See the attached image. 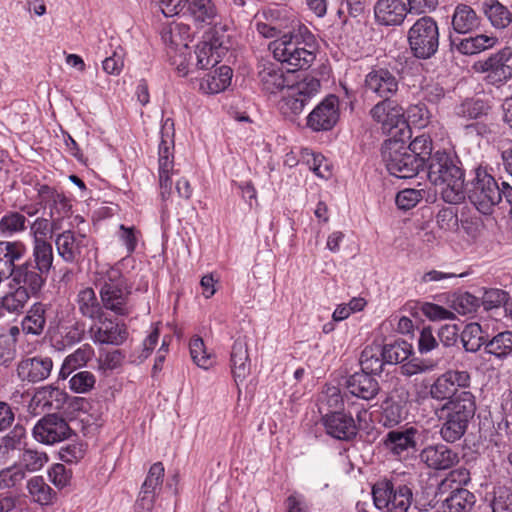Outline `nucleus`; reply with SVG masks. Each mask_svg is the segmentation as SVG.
Masks as SVG:
<instances>
[{
	"instance_id": "f257e3e1",
	"label": "nucleus",
	"mask_w": 512,
	"mask_h": 512,
	"mask_svg": "<svg viewBox=\"0 0 512 512\" xmlns=\"http://www.w3.org/2000/svg\"><path fill=\"white\" fill-rule=\"evenodd\" d=\"M317 46L315 35L299 21L292 22L287 32L269 45L274 58L291 72L308 69L316 58Z\"/></svg>"
},
{
	"instance_id": "f03ea898",
	"label": "nucleus",
	"mask_w": 512,
	"mask_h": 512,
	"mask_svg": "<svg viewBox=\"0 0 512 512\" xmlns=\"http://www.w3.org/2000/svg\"><path fill=\"white\" fill-rule=\"evenodd\" d=\"M93 284L99 290L104 309L117 316H128L133 306L130 303L132 286L120 269L101 266L93 274Z\"/></svg>"
},
{
	"instance_id": "7ed1b4c3",
	"label": "nucleus",
	"mask_w": 512,
	"mask_h": 512,
	"mask_svg": "<svg viewBox=\"0 0 512 512\" xmlns=\"http://www.w3.org/2000/svg\"><path fill=\"white\" fill-rule=\"evenodd\" d=\"M427 176L445 202L457 204L465 199L464 171L449 153L436 151L429 158Z\"/></svg>"
},
{
	"instance_id": "20e7f679",
	"label": "nucleus",
	"mask_w": 512,
	"mask_h": 512,
	"mask_svg": "<svg viewBox=\"0 0 512 512\" xmlns=\"http://www.w3.org/2000/svg\"><path fill=\"white\" fill-rule=\"evenodd\" d=\"M476 412L474 395H460L456 400L443 403L434 409L441 422L440 436L446 443L459 441L467 432Z\"/></svg>"
},
{
	"instance_id": "39448f33",
	"label": "nucleus",
	"mask_w": 512,
	"mask_h": 512,
	"mask_svg": "<svg viewBox=\"0 0 512 512\" xmlns=\"http://www.w3.org/2000/svg\"><path fill=\"white\" fill-rule=\"evenodd\" d=\"M375 507L384 512H408L413 502V486L397 476L384 477L372 486Z\"/></svg>"
},
{
	"instance_id": "423d86ee",
	"label": "nucleus",
	"mask_w": 512,
	"mask_h": 512,
	"mask_svg": "<svg viewBox=\"0 0 512 512\" xmlns=\"http://www.w3.org/2000/svg\"><path fill=\"white\" fill-rule=\"evenodd\" d=\"M473 174L468 198L480 213L490 215L502 200L501 186L492 175V169L486 164L476 166Z\"/></svg>"
},
{
	"instance_id": "0eeeda50",
	"label": "nucleus",
	"mask_w": 512,
	"mask_h": 512,
	"mask_svg": "<svg viewBox=\"0 0 512 512\" xmlns=\"http://www.w3.org/2000/svg\"><path fill=\"white\" fill-rule=\"evenodd\" d=\"M381 155L388 172L400 179L413 178L423 168V160L410 153L407 145L399 139L386 140Z\"/></svg>"
},
{
	"instance_id": "6e6552de",
	"label": "nucleus",
	"mask_w": 512,
	"mask_h": 512,
	"mask_svg": "<svg viewBox=\"0 0 512 512\" xmlns=\"http://www.w3.org/2000/svg\"><path fill=\"white\" fill-rule=\"evenodd\" d=\"M412 55L417 59L433 57L439 48V27L437 21L428 15L417 19L407 34Z\"/></svg>"
},
{
	"instance_id": "1a4fd4ad",
	"label": "nucleus",
	"mask_w": 512,
	"mask_h": 512,
	"mask_svg": "<svg viewBox=\"0 0 512 512\" xmlns=\"http://www.w3.org/2000/svg\"><path fill=\"white\" fill-rule=\"evenodd\" d=\"M160 134L158 175L161 197L166 200L172 192L171 176L176 172L174 170V122L171 118L163 121Z\"/></svg>"
},
{
	"instance_id": "9d476101",
	"label": "nucleus",
	"mask_w": 512,
	"mask_h": 512,
	"mask_svg": "<svg viewBox=\"0 0 512 512\" xmlns=\"http://www.w3.org/2000/svg\"><path fill=\"white\" fill-rule=\"evenodd\" d=\"M470 383L471 376L468 371L447 370L430 385L428 394L435 401L448 403L456 400L460 395H473L466 390Z\"/></svg>"
},
{
	"instance_id": "9b49d317",
	"label": "nucleus",
	"mask_w": 512,
	"mask_h": 512,
	"mask_svg": "<svg viewBox=\"0 0 512 512\" xmlns=\"http://www.w3.org/2000/svg\"><path fill=\"white\" fill-rule=\"evenodd\" d=\"M512 58V49L504 47L488 57L474 63L473 69L477 73L485 74L487 84L500 87L512 79V66L508 64Z\"/></svg>"
},
{
	"instance_id": "f8f14e48",
	"label": "nucleus",
	"mask_w": 512,
	"mask_h": 512,
	"mask_svg": "<svg viewBox=\"0 0 512 512\" xmlns=\"http://www.w3.org/2000/svg\"><path fill=\"white\" fill-rule=\"evenodd\" d=\"M419 430L415 426L405 425L388 431L381 439V445L389 454L405 459L416 450Z\"/></svg>"
},
{
	"instance_id": "ddd939ff",
	"label": "nucleus",
	"mask_w": 512,
	"mask_h": 512,
	"mask_svg": "<svg viewBox=\"0 0 512 512\" xmlns=\"http://www.w3.org/2000/svg\"><path fill=\"white\" fill-rule=\"evenodd\" d=\"M72 430L66 420L56 414H48L37 421L32 429L33 438L45 445H53L68 439Z\"/></svg>"
},
{
	"instance_id": "4468645a",
	"label": "nucleus",
	"mask_w": 512,
	"mask_h": 512,
	"mask_svg": "<svg viewBox=\"0 0 512 512\" xmlns=\"http://www.w3.org/2000/svg\"><path fill=\"white\" fill-rule=\"evenodd\" d=\"M287 88V94L283 97L281 109L285 114L290 112L298 115L310 99L318 93L320 81L314 77H307L296 85Z\"/></svg>"
},
{
	"instance_id": "2eb2a0df",
	"label": "nucleus",
	"mask_w": 512,
	"mask_h": 512,
	"mask_svg": "<svg viewBox=\"0 0 512 512\" xmlns=\"http://www.w3.org/2000/svg\"><path fill=\"white\" fill-rule=\"evenodd\" d=\"M363 88L378 98H393L399 91V79L394 71L375 66L366 74Z\"/></svg>"
},
{
	"instance_id": "dca6fc26",
	"label": "nucleus",
	"mask_w": 512,
	"mask_h": 512,
	"mask_svg": "<svg viewBox=\"0 0 512 512\" xmlns=\"http://www.w3.org/2000/svg\"><path fill=\"white\" fill-rule=\"evenodd\" d=\"M339 99L335 95L325 97L308 115L307 126L315 131H329L339 120Z\"/></svg>"
},
{
	"instance_id": "f3484780",
	"label": "nucleus",
	"mask_w": 512,
	"mask_h": 512,
	"mask_svg": "<svg viewBox=\"0 0 512 512\" xmlns=\"http://www.w3.org/2000/svg\"><path fill=\"white\" fill-rule=\"evenodd\" d=\"M47 277L46 273L38 270V268L25 260L16 267L8 278L11 285L14 284V286L24 289L36 298L42 293Z\"/></svg>"
},
{
	"instance_id": "a211bd4d",
	"label": "nucleus",
	"mask_w": 512,
	"mask_h": 512,
	"mask_svg": "<svg viewBox=\"0 0 512 512\" xmlns=\"http://www.w3.org/2000/svg\"><path fill=\"white\" fill-rule=\"evenodd\" d=\"M55 246L58 255L66 263H77L84 257V251L88 246L86 235L65 230L56 234Z\"/></svg>"
},
{
	"instance_id": "6ab92c4d",
	"label": "nucleus",
	"mask_w": 512,
	"mask_h": 512,
	"mask_svg": "<svg viewBox=\"0 0 512 512\" xmlns=\"http://www.w3.org/2000/svg\"><path fill=\"white\" fill-rule=\"evenodd\" d=\"M322 420L326 433L337 440L350 441L358 433V427L350 414L334 411L326 413Z\"/></svg>"
},
{
	"instance_id": "aec40b11",
	"label": "nucleus",
	"mask_w": 512,
	"mask_h": 512,
	"mask_svg": "<svg viewBox=\"0 0 512 512\" xmlns=\"http://www.w3.org/2000/svg\"><path fill=\"white\" fill-rule=\"evenodd\" d=\"M419 458L429 469L436 471L448 470L459 462L458 453L444 444L426 446Z\"/></svg>"
},
{
	"instance_id": "412c9836",
	"label": "nucleus",
	"mask_w": 512,
	"mask_h": 512,
	"mask_svg": "<svg viewBox=\"0 0 512 512\" xmlns=\"http://www.w3.org/2000/svg\"><path fill=\"white\" fill-rule=\"evenodd\" d=\"M52 368L53 361L50 357L35 356L19 361L16 372L21 381L38 383L50 376Z\"/></svg>"
},
{
	"instance_id": "4be33fe9",
	"label": "nucleus",
	"mask_w": 512,
	"mask_h": 512,
	"mask_svg": "<svg viewBox=\"0 0 512 512\" xmlns=\"http://www.w3.org/2000/svg\"><path fill=\"white\" fill-rule=\"evenodd\" d=\"M369 115L384 130H390L405 122L404 110L393 98H380L370 109Z\"/></svg>"
},
{
	"instance_id": "5701e85b",
	"label": "nucleus",
	"mask_w": 512,
	"mask_h": 512,
	"mask_svg": "<svg viewBox=\"0 0 512 512\" xmlns=\"http://www.w3.org/2000/svg\"><path fill=\"white\" fill-rule=\"evenodd\" d=\"M257 69L259 83L267 93L275 94L289 86L283 69L278 63L262 60L258 63Z\"/></svg>"
},
{
	"instance_id": "b1692460",
	"label": "nucleus",
	"mask_w": 512,
	"mask_h": 512,
	"mask_svg": "<svg viewBox=\"0 0 512 512\" xmlns=\"http://www.w3.org/2000/svg\"><path fill=\"white\" fill-rule=\"evenodd\" d=\"M407 11L403 0H377L374 5L375 20L384 26L401 25L406 18Z\"/></svg>"
},
{
	"instance_id": "393cba45",
	"label": "nucleus",
	"mask_w": 512,
	"mask_h": 512,
	"mask_svg": "<svg viewBox=\"0 0 512 512\" xmlns=\"http://www.w3.org/2000/svg\"><path fill=\"white\" fill-rule=\"evenodd\" d=\"M408 393L391 395L381 405L379 422L386 428H393L406 419L408 414Z\"/></svg>"
},
{
	"instance_id": "a878e982",
	"label": "nucleus",
	"mask_w": 512,
	"mask_h": 512,
	"mask_svg": "<svg viewBox=\"0 0 512 512\" xmlns=\"http://www.w3.org/2000/svg\"><path fill=\"white\" fill-rule=\"evenodd\" d=\"M51 305L41 301L33 303L21 321V330L26 335L40 336L47 323V313Z\"/></svg>"
},
{
	"instance_id": "bb28decb",
	"label": "nucleus",
	"mask_w": 512,
	"mask_h": 512,
	"mask_svg": "<svg viewBox=\"0 0 512 512\" xmlns=\"http://www.w3.org/2000/svg\"><path fill=\"white\" fill-rule=\"evenodd\" d=\"M26 252V246L21 241H0V272L8 278L24 259Z\"/></svg>"
},
{
	"instance_id": "cd10ccee",
	"label": "nucleus",
	"mask_w": 512,
	"mask_h": 512,
	"mask_svg": "<svg viewBox=\"0 0 512 512\" xmlns=\"http://www.w3.org/2000/svg\"><path fill=\"white\" fill-rule=\"evenodd\" d=\"M346 388L350 394L363 400L373 399L380 390L378 381L366 372H355L346 380Z\"/></svg>"
},
{
	"instance_id": "c85d7f7f",
	"label": "nucleus",
	"mask_w": 512,
	"mask_h": 512,
	"mask_svg": "<svg viewBox=\"0 0 512 512\" xmlns=\"http://www.w3.org/2000/svg\"><path fill=\"white\" fill-rule=\"evenodd\" d=\"M451 25L454 32L469 34L480 27L481 18L470 5L458 3L451 16Z\"/></svg>"
},
{
	"instance_id": "c756f323",
	"label": "nucleus",
	"mask_w": 512,
	"mask_h": 512,
	"mask_svg": "<svg viewBox=\"0 0 512 512\" xmlns=\"http://www.w3.org/2000/svg\"><path fill=\"white\" fill-rule=\"evenodd\" d=\"M184 9L195 25L200 27L214 24L218 15L212 0H185Z\"/></svg>"
},
{
	"instance_id": "7c9ffc66",
	"label": "nucleus",
	"mask_w": 512,
	"mask_h": 512,
	"mask_svg": "<svg viewBox=\"0 0 512 512\" xmlns=\"http://www.w3.org/2000/svg\"><path fill=\"white\" fill-rule=\"evenodd\" d=\"M93 332L92 339L94 343L109 344L120 346L128 338V330L124 323H114L113 321H105L95 329L91 328Z\"/></svg>"
},
{
	"instance_id": "2f4dec72",
	"label": "nucleus",
	"mask_w": 512,
	"mask_h": 512,
	"mask_svg": "<svg viewBox=\"0 0 512 512\" xmlns=\"http://www.w3.org/2000/svg\"><path fill=\"white\" fill-rule=\"evenodd\" d=\"M230 363L234 381L237 384L243 382L250 374L251 365L247 344L241 338L236 339L233 343Z\"/></svg>"
},
{
	"instance_id": "473e14b6",
	"label": "nucleus",
	"mask_w": 512,
	"mask_h": 512,
	"mask_svg": "<svg viewBox=\"0 0 512 512\" xmlns=\"http://www.w3.org/2000/svg\"><path fill=\"white\" fill-rule=\"evenodd\" d=\"M451 39V45L463 55H474L481 53L487 49L493 48L498 39L494 36H488L485 34H477L473 37L463 39Z\"/></svg>"
},
{
	"instance_id": "72a5a7b5",
	"label": "nucleus",
	"mask_w": 512,
	"mask_h": 512,
	"mask_svg": "<svg viewBox=\"0 0 512 512\" xmlns=\"http://www.w3.org/2000/svg\"><path fill=\"white\" fill-rule=\"evenodd\" d=\"M475 502L472 492L465 488H456L442 501L439 512H471Z\"/></svg>"
},
{
	"instance_id": "f704fd0d",
	"label": "nucleus",
	"mask_w": 512,
	"mask_h": 512,
	"mask_svg": "<svg viewBox=\"0 0 512 512\" xmlns=\"http://www.w3.org/2000/svg\"><path fill=\"white\" fill-rule=\"evenodd\" d=\"M41 202L49 206L50 218L54 216L65 217L69 214L71 205L68 199L48 185H42L38 190Z\"/></svg>"
},
{
	"instance_id": "c9c22d12",
	"label": "nucleus",
	"mask_w": 512,
	"mask_h": 512,
	"mask_svg": "<svg viewBox=\"0 0 512 512\" xmlns=\"http://www.w3.org/2000/svg\"><path fill=\"white\" fill-rule=\"evenodd\" d=\"M80 314L92 320L100 319L103 316V305L99 301L93 288L85 287L81 289L76 298Z\"/></svg>"
},
{
	"instance_id": "e433bc0d",
	"label": "nucleus",
	"mask_w": 512,
	"mask_h": 512,
	"mask_svg": "<svg viewBox=\"0 0 512 512\" xmlns=\"http://www.w3.org/2000/svg\"><path fill=\"white\" fill-rule=\"evenodd\" d=\"M26 488L31 500L41 506L53 505L57 499V493L42 476L30 478Z\"/></svg>"
},
{
	"instance_id": "4c0bfd02",
	"label": "nucleus",
	"mask_w": 512,
	"mask_h": 512,
	"mask_svg": "<svg viewBox=\"0 0 512 512\" xmlns=\"http://www.w3.org/2000/svg\"><path fill=\"white\" fill-rule=\"evenodd\" d=\"M53 260V248L50 242L47 240L32 241V254L30 258L26 259L27 262L49 275L53 267Z\"/></svg>"
},
{
	"instance_id": "58836bf2",
	"label": "nucleus",
	"mask_w": 512,
	"mask_h": 512,
	"mask_svg": "<svg viewBox=\"0 0 512 512\" xmlns=\"http://www.w3.org/2000/svg\"><path fill=\"white\" fill-rule=\"evenodd\" d=\"M232 74V69L229 66L222 65L202 79L200 89L207 94L222 92L230 85Z\"/></svg>"
},
{
	"instance_id": "ea45409f",
	"label": "nucleus",
	"mask_w": 512,
	"mask_h": 512,
	"mask_svg": "<svg viewBox=\"0 0 512 512\" xmlns=\"http://www.w3.org/2000/svg\"><path fill=\"white\" fill-rule=\"evenodd\" d=\"M483 12L494 28L504 29L512 22V13L498 0L484 1Z\"/></svg>"
},
{
	"instance_id": "a19ab883",
	"label": "nucleus",
	"mask_w": 512,
	"mask_h": 512,
	"mask_svg": "<svg viewBox=\"0 0 512 512\" xmlns=\"http://www.w3.org/2000/svg\"><path fill=\"white\" fill-rule=\"evenodd\" d=\"M93 355L94 349L89 344H83L65 358L60 369V376L63 379L69 377L75 370L85 366Z\"/></svg>"
},
{
	"instance_id": "79ce46f5",
	"label": "nucleus",
	"mask_w": 512,
	"mask_h": 512,
	"mask_svg": "<svg viewBox=\"0 0 512 512\" xmlns=\"http://www.w3.org/2000/svg\"><path fill=\"white\" fill-rule=\"evenodd\" d=\"M33 297L32 294L26 292L17 286L7 292L0 300V308L11 314L23 313L27 303Z\"/></svg>"
},
{
	"instance_id": "37998d69",
	"label": "nucleus",
	"mask_w": 512,
	"mask_h": 512,
	"mask_svg": "<svg viewBox=\"0 0 512 512\" xmlns=\"http://www.w3.org/2000/svg\"><path fill=\"white\" fill-rule=\"evenodd\" d=\"M28 223L24 214L8 211L0 218V234L4 237L21 234L27 230Z\"/></svg>"
},
{
	"instance_id": "c03bdc74",
	"label": "nucleus",
	"mask_w": 512,
	"mask_h": 512,
	"mask_svg": "<svg viewBox=\"0 0 512 512\" xmlns=\"http://www.w3.org/2000/svg\"><path fill=\"white\" fill-rule=\"evenodd\" d=\"M381 353V346H367L361 352L360 366L361 371L371 375H376L382 372L383 366L386 363Z\"/></svg>"
},
{
	"instance_id": "a18cd8bd",
	"label": "nucleus",
	"mask_w": 512,
	"mask_h": 512,
	"mask_svg": "<svg viewBox=\"0 0 512 512\" xmlns=\"http://www.w3.org/2000/svg\"><path fill=\"white\" fill-rule=\"evenodd\" d=\"M485 353L499 359L506 358L512 353V331H503L496 334L485 344Z\"/></svg>"
},
{
	"instance_id": "49530a36",
	"label": "nucleus",
	"mask_w": 512,
	"mask_h": 512,
	"mask_svg": "<svg viewBox=\"0 0 512 512\" xmlns=\"http://www.w3.org/2000/svg\"><path fill=\"white\" fill-rule=\"evenodd\" d=\"M36 397L44 406L54 410H63L67 404V393L53 386L41 387L36 392Z\"/></svg>"
},
{
	"instance_id": "de8ad7c7",
	"label": "nucleus",
	"mask_w": 512,
	"mask_h": 512,
	"mask_svg": "<svg viewBox=\"0 0 512 512\" xmlns=\"http://www.w3.org/2000/svg\"><path fill=\"white\" fill-rule=\"evenodd\" d=\"M461 342L467 352H477L482 346L485 347L487 339L483 336L480 324L472 322L465 326L461 333Z\"/></svg>"
},
{
	"instance_id": "09e8293b",
	"label": "nucleus",
	"mask_w": 512,
	"mask_h": 512,
	"mask_svg": "<svg viewBox=\"0 0 512 512\" xmlns=\"http://www.w3.org/2000/svg\"><path fill=\"white\" fill-rule=\"evenodd\" d=\"M49 457L44 451L37 448L28 447L23 448L19 458V466L25 471L36 472L48 462Z\"/></svg>"
},
{
	"instance_id": "8fccbe9b",
	"label": "nucleus",
	"mask_w": 512,
	"mask_h": 512,
	"mask_svg": "<svg viewBox=\"0 0 512 512\" xmlns=\"http://www.w3.org/2000/svg\"><path fill=\"white\" fill-rule=\"evenodd\" d=\"M381 353L386 363L397 364L404 362L412 353V348L406 341H395L381 347Z\"/></svg>"
},
{
	"instance_id": "3c124183",
	"label": "nucleus",
	"mask_w": 512,
	"mask_h": 512,
	"mask_svg": "<svg viewBox=\"0 0 512 512\" xmlns=\"http://www.w3.org/2000/svg\"><path fill=\"white\" fill-rule=\"evenodd\" d=\"M318 402L321 412L324 408H326L327 413L341 409L343 398L340 389L337 386L326 385L319 396Z\"/></svg>"
},
{
	"instance_id": "603ef678",
	"label": "nucleus",
	"mask_w": 512,
	"mask_h": 512,
	"mask_svg": "<svg viewBox=\"0 0 512 512\" xmlns=\"http://www.w3.org/2000/svg\"><path fill=\"white\" fill-rule=\"evenodd\" d=\"M217 45L221 46L222 43L217 44L216 41L214 43L204 41L196 46V66L199 69H208L218 63V57L215 56L213 52L214 47Z\"/></svg>"
},
{
	"instance_id": "864d4df0",
	"label": "nucleus",
	"mask_w": 512,
	"mask_h": 512,
	"mask_svg": "<svg viewBox=\"0 0 512 512\" xmlns=\"http://www.w3.org/2000/svg\"><path fill=\"white\" fill-rule=\"evenodd\" d=\"M96 383L95 375L87 370L78 371L69 379V388L78 394L90 392Z\"/></svg>"
},
{
	"instance_id": "5fc2aeb1",
	"label": "nucleus",
	"mask_w": 512,
	"mask_h": 512,
	"mask_svg": "<svg viewBox=\"0 0 512 512\" xmlns=\"http://www.w3.org/2000/svg\"><path fill=\"white\" fill-rule=\"evenodd\" d=\"M479 305L480 299L469 292L456 294L452 300L453 309L462 315L475 312Z\"/></svg>"
},
{
	"instance_id": "6e6d98bb",
	"label": "nucleus",
	"mask_w": 512,
	"mask_h": 512,
	"mask_svg": "<svg viewBox=\"0 0 512 512\" xmlns=\"http://www.w3.org/2000/svg\"><path fill=\"white\" fill-rule=\"evenodd\" d=\"M488 106L480 99H467L457 107V115L468 119H477L487 113Z\"/></svg>"
},
{
	"instance_id": "4d7b16f0",
	"label": "nucleus",
	"mask_w": 512,
	"mask_h": 512,
	"mask_svg": "<svg viewBox=\"0 0 512 512\" xmlns=\"http://www.w3.org/2000/svg\"><path fill=\"white\" fill-rule=\"evenodd\" d=\"M190 355L193 362L203 369L211 365L210 355L206 352L204 341L200 337H194L189 343Z\"/></svg>"
},
{
	"instance_id": "13d9d810",
	"label": "nucleus",
	"mask_w": 512,
	"mask_h": 512,
	"mask_svg": "<svg viewBox=\"0 0 512 512\" xmlns=\"http://www.w3.org/2000/svg\"><path fill=\"white\" fill-rule=\"evenodd\" d=\"M410 153H413L417 157L423 160V166L425 165L426 159L433 155L432 153V140L427 134H421L416 136L411 143L407 146Z\"/></svg>"
},
{
	"instance_id": "bf43d9fd",
	"label": "nucleus",
	"mask_w": 512,
	"mask_h": 512,
	"mask_svg": "<svg viewBox=\"0 0 512 512\" xmlns=\"http://www.w3.org/2000/svg\"><path fill=\"white\" fill-rule=\"evenodd\" d=\"M424 193V190L413 188L401 190L396 195V204L401 210H410L422 200Z\"/></svg>"
},
{
	"instance_id": "052dcab7",
	"label": "nucleus",
	"mask_w": 512,
	"mask_h": 512,
	"mask_svg": "<svg viewBox=\"0 0 512 512\" xmlns=\"http://www.w3.org/2000/svg\"><path fill=\"white\" fill-rule=\"evenodd\" d=\"M25 478V471L20 466H11L0 471V489L18 486Z\"/></svg>"
},
{
	"instance_id": "680f3d73",
	"label": "nucleus",
	"mask_w": 512,
	"mask_h": 512,
	"mask_svg": "<svg viewBox=\"0 0 512 512\" xmlns=\"http://www.w3.org/2000/svg\"><path fill=\"white\" fill-rule=\"evenodd\" d=\"M492 512H512V490L498 487L491 502Z\"/></svg>"
},
{
	"instance_id": "e2e57ef3",
	"label": "nucleus",
	"mask_w": 512,
	"mask_h": 512,
	"mask_svg": "<svg viewBox=\"0 0 512 512\" xmlns=\"http://www.w3.org/2000/svg\"><path fill=\"white\" fill-rule=\"evenodd\" d=\"M437 226L444 231H456L458 229L457 210L454 207H444L436 215Z\"/></svg>"
},
{
	"instance_id": "0e129e2a",
	"label": "nucleus",
	"mask_w": 512,
	"mask_h": 512,
	"mask_svg": "<svg viewBox=\"0 0 512 512\" xmlns=\"http://www.w3.org/2000/svg\"><path fill=\"white\" fill-rule=\"evenodd\" d=\"M508 300L509 296L507 292L501 289L492 288L484 292L480 301L486 310H490L493 308H498L502 305L506 307Z\"/></svg>"
},
{
	"instance_id": "69168bd1",
	"label": "nucleus",
	"mask_w": 512,
	"mask_h": 512,
	"mask_svg": "<svg viewBox=\"0 0 512 512\" xmlns=\"http://www.w3.org/2000/svg\"><path fill=\"white\" fill-rule=\"evenodd\" d=\"M164 476V466L161 462L154 463L148 472V475L142 485V490L156 493V489L162 485Z\"/></svg>"
},
{
	"instance_id": "338daca9",
	"label": "nucleus",
	"mask_w": 512,
	"mask_h": 512,
	"mask_svg": "<svg viewBox=\"0 0 512 512\" xmlns=\"http://www.w3.org/2000/svg\"><path fill=\"white\" fill-rule=\"evenodd\" d=\"M15 340L1 334L0 335V366L8 367L16 358Z\"/></svg>"
},
{
	"instance_id": "774afa93",
	"label": "nucleus",
	"mask_w": 512,
	"mask_h": 512,
	"mask_svg": "<svg viewBox=\"0 0 512 512\" xmlns=\"http://www.w3.org/2000/svg\"><path fill=\"white\" fill-rule=\"evenodd\" d=\"M406 113L407 121L417 127L426 126L430 118V113L423 103L409 106Z\"/></svg>"
}]
</instances>
